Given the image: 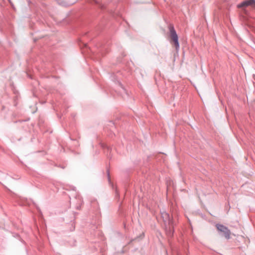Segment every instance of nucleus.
Returning <instances> with one entry per match:
<instances>
[{
  "label": "nucleus",
  "mask_w": 255,
  "mask_h": 255,
  "mask_svg": "<svg viewBox=\"0 0 255 255\" xmlns=\"http://www.w3.org/2000/svg\"><path fill=\"white\" fill-rule=\"evenodd\" d=\"M94 1V2L96 3H98V1H97V0H93Z\"/></svg>",
  "instance_id": "nucleus-8"
},
{
  "label": "nucleus",
  "mask_w": 255,
  "mask_h": 255,
  "mask_svg": "<svg viewBox=\"0 0 255 255\" xmlns=\"http://www.w3.org/2000/svg\"><path fill=\"white\" fill-rule=\"evenodd\" d=\"M255 9V0H245L237 5V7L244 9L247 7Z\"/></svg>",
  "instance_id": "nucleus-3"
},
{
  "label": "nucleus",
  "mask_w": 255,
  "mask_h": 255,
  "mask_svg": "<svg viewBox=\"0 0 255 255\" xmlns=\"http://www.w3.org/2000/svg\"><path fill=\"white\" fill-rule=\"evenodd\" d=\"M161 217L162 218L164 223L168 224L169 225V228L172 227V221L170 219V216L167 213L165 212L161 213Z\"/></svg>",
  "instance_id": "nucleus-4"
},
{
  "label": "nucleus",
  "mask_w": 255,
  "mask_h": 255,
  "mask_svg": "<svg viewBox=\"0 0 255 255\" xmlns=\"http://www.w3.org/2000/svg\"><path fill=\"white\" fill-rule=\"evenodd\" d=\"M168 28L169 29V36L171 40V42H173L176 50L178 51L179 49L178 36L174 28V25L172 24H169L168 26Z\"/></svg>",
  "instance_id": "nucleus-1"
},
{
  "label": "nucleus",
  "mask_w": 255,
  "mask_h": 255,
  "mask_svg": "<svg viewBox=\"0 0 255 255\" xmlns=\"http://www.w3.org/2000/svg\"><path fill=\"white\" fill-rule=\"evenodd\" d=\"M216 227L218 232L223 236L226 239L229 240L230 239L231 231L226 226L220 224H217Z\"/></svg>",
  "instance_id": "nucleus-2"
},
{
  "label": "nucleus",
  "mask_w": 255,
  "mask_h": 255,
  "mask_svg": "<svg viewBox=\"0 0 255 255\" xmlns=\"http://www.w3.org/2000/svg\"><path fill=\"white\" fill-rule=\"evenodd\" d=\"M75 2V1L71 2H67L66 1H60V0H58V3L59 4L63 5V6H68V5H71L73 3H74Z\"/></svg>",
  "instance_id": "nucleus-5"
},
{
  "label": "nucleus",
  "mask_w": 255,
  "mask_h": 255,
  "mask_svg": "<svg viewBox=\"0 0 255 255\" xmlns=\"http://www.w3.org/2000/svg\"><path fill=\"white\" fill-rule=\"evenodd\" d=\"M107 173L108 180L109 182H110L111 179H110V170L109 169L107 170Z\"/></svg>",
  "instance_id": "nucleus-6"
},
{
  "label": "nucleus",
  "mask_w": 255,
  "mask_h": 255,
  "mask_svg": "<svg viewBox=\"0 0 255 255\" xmlns=\"http://www.w3.org/2000/svg\"><path fill=\"white\" fill-rule=\"evenodd\" d=\"M173 231H172L170 233V236H171L172 235V234H173Z\"/></svg>",
  "instance_id": "nucleus-7"
}]
</instances>
